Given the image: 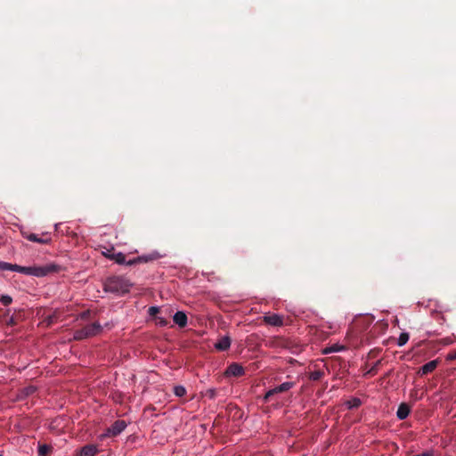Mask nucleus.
<instances>
[{
    "mask_svg": "<svg viewBox=\"0 0 456 456\" xmlns=\"http://www.w3.org/2000/svg\"><path fill=\"white\" fill-rule=\"evenodd\" d=\"M264 322L272 326H281L282 318L278 314H271L264 317Z\"/></svg>",
    "mask_w": 456,
    "mask_h": 456,
    "instance_id": "1a4fd4ad",
    "label": "nucleus"
},
{
    "mask_svg": "<svg viewBox=\"0 0 456 456\" xmlns=\"http://www.w3.org/2000/svg\"><path fill=\"white\" fill-rule=\"evenodd\" d=\"M109 259L115 261L118 265H134L137 264H144L159 258V254L153 252L149 255L141 256L126 261V255L121 252H109L105 255Z\"/></svg>",
    "mask_w": 456,
    "mask_h": 456,
    "instance_id": "f03ea898",
    "label": "nucleus"
},
{
    "mask_svg": "<svg viewBox=\"0 0 456 456\" xmlns=\"http://www.w3.org/2000/svg\"><path fill=\"white\" fill-rule=\"evenodd\" d=\"M7 323H8L9 325L13 326V325H15V324L17 323V322H16V320L14 319V317H13V316H11V317H10V319H9V321L7 322Z\"/></svg>",
    "mask_w": 456,
    "mask_h": 456,
    "instance_id": "7c9ffc66",
    "label": "nucleus"
},
{
    "mask_svg": "<svg viewBox=\"0 0 456 456\" xmlns=\"http://www.w3.org/2000/svg\"><path fill=\"white\" fill-rule=\"evenodd\" d=\"M324 376V372L322 370H314L309 373L308 378L312 381H318L322 379Z\"/></svg>",
    "mask_w": 456,
    "mask_h": 456,
    "instance_id": "dca6fc26",
    "label": "nucleus"
},
{
    "mask_svg": "<svg viewBox=\"0 0 456 456\" xmlns=\"http://www.w3.org/2000/svg\"><path fill=\"white\" fill-rule=\"evenodd\" d=\"M206 395L210 399H214L216 395V391L215 389H208L206 392Z\"/></svg>",
    "mask_w": 456,
    "mask_h": 456,
    "instance_id": "c85d7f7f",
    "label": "nucleus"
},
{
    "mask_svg": "<svg viewBox=\"0 0 456 456\" xmlns=\"http://www.w3.org/2000/svg\"><path fill=\"white\" fill-rule=\"evenodd\" d=\"M187 315L184 312L178 311L173 316V321L180 328H184L187 325Z\"/></svg>",
    "mask_w": 456,
    "mask_h": 456,
    "instance_id": "6e6552de",
    "label": "nucleus"
},
{
    "mask_svg": "<svg viewBox=\"0 0 456 456\" xmlns=\"http://www.w3.org/2000/svg\"><path fill=\"white\" fill-rule=\"evenodd\" d=\"M409 338L410 336L407 332L401 333L397 340V345L399 346H404L408 342Z\"/></svg>",
    "mask_w": 456,
    "mask_h": 456,
    "instance_id": "f3484780",
    "label": "nucleus"
},
{
    "mask_svg": "<svg viewBox=\"0 0 456 456\" xmlns=\"http://www.w3.org/2000/svg\"><path fill=\"white\" fill-rule=\"evenodd\" d=\"M59 269L60 267L55 265H46L45 266H20L18 265H13L12 271L26 275L44 277L51 273L59 271Z\"/></svg>",
    "mask_w": 456,
    "mask_h": 456,
    "instance_id": "7ed1b4c3",
    "label": "nucleus"
},
{
    "mask_svg": "<svg viewBox=\"0 0 456 456\" xmlns=\"http://www.w3.org/2000/svg\"><path fill=\"white\" fill-rule=\"evenodd\" d=\"M37 388L33 386H28L23 388L22 393L24 395L28 396L36 392Z\"/></svg>",
    "mask_w": 456,
    "mask_h": 456,
    "instance_id": "5701e85b",
    "label": "nucleus"
},
{
    "mask_svg": "<svg viewBox=\"0 0 456 456\" xmlns=\"http://www.w3.org/2000/svg\"><path fill=\"white\" fill-rule=\"evenodd\" d=\"M224 373L226 376L240 377L244 375L245 370L240 364L234 362L227 367Z\"/></svg>",
    "mask_w": 456,
    "mask_h": 456,
    "instance_id": "423d86ee",
    "label": "nucleus"
},
{
    "mask_svg": "<svg viewBox=\"0 0 456 456\" xmlns=\"http://www.w3.org/2000/svg\"><path fill=\"white\" fill-rule=\"evenodd\" d=\"M0 302L4 305H9L12 302V298L8 295H2L0 297Z\"/></svg>",
    "mask_w": 456,
    "mask_h": 456,
    "instance_id": "4be33fe9",
    "label": "nucleus"
},
{
    "mask_svg": "<svg viewBox=\"0 0 456 456\" xmlns=\"http://www.w3.org/2000/svg\"><path fill=\"white\" fill-rule=\"evenodd\" d=\"M438 363H439L438 359H436V360L427 362L419 370L418 374L420 376H424V375L433 372L436 369Z\"/></svg>",
    "mask_w": 456,
    "mask_h": 456,
    "instance_id": "0eeeda50",
    "label": "nucleus"
},
{
    "mask_svg": "<svg viewBox=\"0 0 456 456\" xmlns=\"http://www.w3.org/2000/svg\"><path fill=\"white\" fill-rule=\"evenodd\" d=\"M97 452L95 445L88 444L84 446L80 451V456H94Z\"/></svg>",
    "mask_w": 456,
    "mask_h": 456,
    "instance_id": "f8f14e48",
    "label": "nucleus"
},
{
    "mask_svg": "<svg viewBox=\"0 0 456 456\" xmlns=\"http://www.w3.org/2000/svg\"><path fill=\"white\" fill-rule=\"evenodd\" d=\"M411 409L405 403H402L396 411V417L400 419H405L410 414Z\"/></svg>",
    "mask_w": 456,
    "mask_h": 456,
    "instance_id": "9d476101",
    "label": "nucleus"
},
{
    "mask_svg": "<svg viewBox=\"0 0 456 456\" xmlns=\"http://www.w3.org/2000/svg\"><path fill=\"white\" fill-rule=\"evenodd\" d=\"M231 346V338L228 336L221 338L216 344V348L219 351H225Z\"/></svg>",
    "mask_w": 456,
    "mask_h": 456,
    "instance_id": "9b49d317",
    "label": "nucleus"
},
{
    "mask_svg": "<svg viewBox=\"0 0 456 456\" xmlns=\"http://www.w3.org/2000/svg\"><path fill=\"white\" fill-rule=\"evenodd\" d=\"M345 349H346V347L344 346L335 344V345H332L331 346H330L329 348H326L324 352L326 354H328V353H333V352H340Z\"/></svg>",
    "mask_w": 456,
    "mask_h": 456,
    "instance_id": "a211bd4d",
    "label": "nucleus"
},
{
    "mask_svg": "<svg viewBox=\"0 0 456 456\" xmlns=\"http://www.w3.org/2000/svg\"><path fill=\"white\" fill-rule=\"evenodd\" d=\"M275 394H276V392H274V388L270 389L269 391H267V392L265 393V396H264V401H265V402H268V401L270 400V398H271L273 395H275Z\"/></svg>",
    "mask_w": 456,
    "mask_h": 456,
    "instance_id": "cd10ccee",
    "label": "nucleus"
},
{
    "mask_svg": "<svg viewBox=\"0 0 456 456\" xmlns=\"http://www.w3.org/2000/svg\"><path fill=\"white\" fill-rule=\"evenodd\" d=\"M126 428V423L125 420H116L108 429L107 435L111 436H116L119 435L125 428Z\"/></svg>",
    "mask_w": 456,
    "mask_h": 456,
    "instance_id": "39448f33",
    "label": "nucleus"
},
{
    "mask_svg": "<svg viewBox=\"0 0 456 456\" xmlns=\"http://www.w3.org/2000/svg\"><path fill=\"white\" fill-rule=\"evenodd\" d=\"M294 386H295L294 382H284V383L281 384L280 386L275 387L274 392H276V394L284 393V392H287L288 390H289L290 388L294 387Z\"/></svg>",
    "mask_w": 456,
    "mask_h": 456,
    "instance_id": "4468645a",
    "label": "nucleus"
},
{
    "mask_svg": "<svg viewBox=\"0 0 456 456\" xmlns=\"http://www.w3.org/2000/svg\"><path fill=\"white\" fill-rule=\"evenodd\" d=\"M12 264L6 263V262H0V269L1 270H7L12 271Z\"/></svg>",
    "mask_w": 456,
    "mask_h": 456,
    "instance_id": "b1692460",
    "label": "nucleus"
},
{
    "mask_svg": "<svg viewBox=\"0 0 456 456\" xmlns=\"http://www.w3.org/2000/svg\"><path fill=\"white\" fill-rule=\"evenodd\" d=\"M381 363V361L379 360L377 361L374 365L365 373V376L367 375H370V376H374L377 374L378 372V370H379V366L380 365Z\"/></svg>",
    "mask_w": 456,
    "mask_h": 456,
    "instance_id": "6ab92c4d",
    "label": "nucleus"
},
{
    "mask_svg": "<svg viewBox=\"0 0 456 456\" xmlns=\"http://www.w3.org/2000/svg\"><path fill=\"white\" fill-rule=\"evenodd\" d=\"M455 359H456V351L450 352L446 356V360H448V361H452Z\"/></svg>",
    "mask_w": 456,
    "mask_h": 456,
    "instance_id": "c756f323",
    "label": "nucleus"
},
{
    "mask_svg": "<svg viewBox=\"0 0 456 456\" xmlns=\"http://www.w3.org/2000/svg\"><path fill=\"white\" fill-rule=\"evenodd\" d=\"M157 324L160 327H165L168 324V321L163 317H156Z\"/></svg>",
    "mask_w": 456,
    "mask_h": 456,
    "instance_id": "393cba45",
    "label": "nucleus"
},
{
    "mask_svg": "<svg viewBox=\"0 0 456 456\" xmlns=\"http://www.w3.org/2000/svg\"><path fill=\"white\" fill-rule=\"evenodd\" d=\"M348 403H349V408H356V407L360 406L361 400L358 398H354L352 401L348 402Z\"/></svg>",
    "mask_w": 456,
    "mask_h": 456,
    "instance_id": "bb28decb",
    "label": "nucleus"
},
{
    "mask_svg": "<svg viewBox=\"0 0 456 456\" xmlns=\"http://www.w3.org/2000/svg\"><path fill=\"white\" fill-rule=\"evenodd\" d=\"M57 316L55 314H49L47 316L45 317L44 319V323L45 324V326H51L53 323L55 322V320H56Z\"/></svg>",
    "mask_w": 456,
    "mask_h": 456,
    "instance_id": "aec40b11",
    "label": "nucleus"
},
{
    "mask_svg": "<svg viewBox=\"0 0 456 456\" xmlns=\"http://www.w3.org/2000/svg\"><path fill=\"white\" fill-rule=\"evenodd\" d=\"M416 395H417V391L416 390L411 392V397L416 396Z\"/></svg>",
    "mask_w": 456,
    "mask_h": 456,
    "instance_id": "2f4dec72",
    "label": "nucleus"
},
{
    "mask_svg": "<svg viewBox=\"0 0 456 456\" xmlns=\"http://www.w3.org/2000/svg\"><path fill=\"white\" fill-rule=\"evenodd\" d=\"M102 330V326L98 322L86 325L74 332L75 340H82L87 338L94 337L99 334Z\"/></svg>",
    "mask_w": 456,
    "mask_h": 456,
    "instance_id": "20e7f679",
    "label": "nucleus"
},
{
    "mask_svg": "<svg viewBox=\"0 0 456 456\" xmlns=\"http://www.w3.org/2000/svg\"><path fill=\"white\" fill-rule=\"evenodd\" d=\"M133 283L124 276H111L106 279L103 283V289L106 292L113 293L118 296L125 295L130 291Z\"/></svg>",
    "mask_w": 456,
    "mask_h": 456,
    "instance_id": "f257e3e1",
    "label": "nucleus"
},
{
    "mask_svg": "<svg viewBox=\"0 0 456 456\" xmlns=\"http://www.w3.org/2000/svg\"><path fill=\"white\" fill-rule=\"evenodd\" d=\"M52 451V446L48 444H39L38 445V455L39 456H49Z\"/></svg>",
    "mask_w": 456,
    "mask_h": 456,
    "instance_id": "2eb2a0df",
    "label": "nucleus"
},
{
    "mask_svg": "<svg viewBox=\"0 0 456 456\" xmlns=\"http://www.w3.org/2000/svg\"><path fill=\"white\" fill-rule=\"evenodd\" d=\"M174 393L176 396L182 397L186 394V389L183 386H176L174 387Z\"/></svg>",
    "mask_w": 456,
    "mask_h": 456,
    "instance_id": "412c9836",
    "label": "nucleus"
},
{
    "mask_svg": "<svg viewBox=\"0 0 456 456\" xmlns=\"http://www.w3.org/2000/svg\"><path fill=\"white\" fill-rule=\"evenodd\" d=\"M0 456H2V455L0 454Z\"/></svg>",
    "mask_w": 456,
    "mask_h": 456,
    "instance_id": "473e14b6",
    "label": "nucleus"
},
{
    "mask_svg": "<svg viewBox=\"0 0 456 456\" xmlns=\"http://www.w3.org/2000/svg\"><path fill=\"white\" fill-rule=\"evenodd\" d=\"M159 312V308L157 306H151L148 310L149 314L152 317H157Z\"/></svg>",
    "mask_w": 456,
    "mask_h": 456,
    "instance_id": "a878e982",
    "label": "nucleus"
},
{
    "mask_svg": "<svg viewBox=\"0 0 456 456\" xmlns=\"http://www.w3.org/2000/svg\"><path fill=\"white\" fill-rule=\"evenodd\" d=\"M27 239L33 242H37L40 244H48L51 241L50 238H42L38 234L30 233L27 236Z\"/></svg>",
    "mask_w": 456,
    "mask_h": 456,
    "instance_id": "ddd939ff",
    "label": "nucleus"
}]
</instances>
